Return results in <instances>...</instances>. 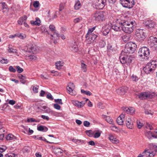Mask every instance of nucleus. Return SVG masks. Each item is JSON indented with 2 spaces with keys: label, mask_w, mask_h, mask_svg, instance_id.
<instances>
[{
  "label": "nucleus",
  "mask_w": 157,
  "mask_h": 157,
  "mask_svg": "<svg viewBox=\"0 0 157 157\" xmlns=\"http://www.w3.org/2000/svg\"><path fill=\"white\" fill-rule=\"evenodd\" d=\"M68 86H69L70 87H71V88H75V86L74 84L71 82H70L68 85Z\"/></svg>",
  "instance_id": "64"
},
{
  "label": "nucleus",
  "mask_w": 157,
  "mask_h": 157,
  "mask_svg": "<svg viewBox=\"0 0 157 157\" xmlns=\"http://www.w3.org/2000/svg\"><path fill=\"white\" fill-rule=\"evenodd\" d=\"M9 70L10 72L13 73L15 72L16 71V70L12 66L9 67Z\"/></svg>",
  "instance_id": "49"
},
{
  "label": "nucleus",
  "mask_w": 157,
  "mask_h": 157,
  "mask_svg": "<svg viewBox=\"0 0 157 157\" xmlns=\"http://www.w3.org/2000/svg\"><path fill=\"white\" fill-rule=\"evenodd\" d=\"M33 137L35 139H36V140H43V141H46L47 143H49V144L52 143V142H50L47 141L46 140L45 138H43L42 137H39L38 136H33Z\"/></svg>",
  "instance_id": "32"
},
{
  "label": "nucleus",
  "mask_w": 157,
  "mask_h": 157,
  "mask_svg": "<svg viewBox=\"0 0 157 157\" xmlns=\"http://www.w3.org/2000/svg\"><path fill=\"white\" fill-rule=\"evenodd\" d=\"M16 68L17 71L19 73H21L23 71V69L21 68L19 66H16Z\"/></svg>",
  "instance_id": "44"
},
{
  "label": "nucleus",
  "mask_w": 157,
  "mask_h": 157,
  "mask_svg": "<svg viewBox=\"0 0 157 157\" xmlns=\"http://www.w3.org/2000/svg\"><path fill=\"white\" fill-rule=\"evenodd\" d=\"M122 40L124 41H127L130 40L131 36L129 34H126L122 36Z\"/></svg>",
  "instance_id": "33"
},
{
  "label": "nucleus",
  "mask_w": 157,
  "mask_h": 157,
  "mask_svg": "<svg viewBox=\"0 0 157 157\" xmlns=\"http://www.w3.org/2000/svg\"><path fill=\"white\" fill-rule=\"evenodd\" d=\"M83 124L85 126L88 127L90 125V123L87 121H85L83 122Z\"/></svg>",
  "instance_id": "59"
},
{
  "label": "nucleus",
  "mask_w": 157,
  "mask_h": 157,
  "mask_svg": "<svg viewBox=\"0 0 157 157\" xmlns=\"http://www.w3.org/2000/svg\"><path fill=\"white\" fill-rule=\"evenodd\" d=\"M6 139L8 141L14 140L16 139V137L12 134H9L6 136Z\"/></svg>",
  "instance_id": "27"
},
{
  "label": "nucleus",
  "mask_w": 157,
  "mask_h": 157,
  "mask_svg": "<svg viewBox=\"0 0 157 157\" xmlns=\"http://www.w3.org/2000/svg\"><path fill=\"white\" fill-rule=\"evenodd\" d=\"M39 5V2L38 1L34 2L33 4V6L35 8L38 7Z\"/></svg>",
  "instance_id": "47"
},
{
  "label": "nucleus",
  "mask_w": 157,
  "mask_h": 157,
  "mask_svg": "<svg viewBox=\"0 0 157 157\" xmlns=\"http://www.w3.org/2000/svg\"><path fill=\"white\" fill-rule=\"evenodd\" d=\"M134 52L132 50H123L121 53V63L123 64L126 63L129 65L133 59V58L131 56H128Z\"/></svg>",
  "instance_id": "2"
},
{
  "label": "nucleus",
  "mask_w": 157,
  "mask_h": 157,
  "mask_svg": "<svg viewBox=\"0 0 157 157\" xmlns=\"http://www.w3.org/2000/svg\"><path fill=\"white\" fill-rule=\"evenodd\" d=\"M104 17V13L102 11H97L94 13V16L95 20L97 21H103Z\"/></svg>",
  "instance_id": "9"
},
{
  "label": "nucleus",
  "mask_w": 157,
  "mask_h": 157,
  "mask_svg": "<svg viewBox=\"0 0 157 157\" xmlns=\"http://www.w3.org/2000/svg\"><path fill=\"white\" fill-rule=\"evenodd\" d=\"M146 128H147L148 129L150 130H152L153 129V127L150 124H147L146 126Z\"/></svg>",
  "instance_id": "61"
},
{
  "label": "nucleus",
  "mask_w": 157,
  "mask_h": 157,
  "mask_svg": "<svg viewBox=\"0 0 157 157\" xmlns=\"http://www.w3.org/2000/svg\"><path fill=\"white\" fill-rule=\"evenodd\" d=\"M46 97L48 99L51 100H53V98L52 95L49 93H48Z\"/></svg>",
  "instance_id": "55"
},
{
  "label": "nucleus",
  "mask_w": 157,
  "mask_h": 157,
  "mask_svg": "<svg viewBox=\"0 0 157 157\" xmlns=\"http://www.w3.org/2000/svg\"><path fill=\"white\" fill-rule=\"evenodd\" d=\"M27 49H36L38 48L37 46L34 44H29L27 45Z\"/></svg>",
  "instance_id": "34"
},
{
  "label": "nucleus",
  "mask_w": 157,
  "mask_h": 157,
  "mask_svg": "<svg viewBox=\"0 0 157 157\" xmlns=\"http://www.w3.org/2000/svg\"><path fill=\"white\" fill-rule=\"evenodd\" d=\"M81 68L82 70L84 72H86L87 70V65L84 63V61L83 60H81Z\"/></svg>",
  "instance_id": "29"
},
{
  "label": "nucleus",
  "mask_w": 157,
  "mask_h": 157,
  "mask_svg": "<svg viewBox=\"0 0 157 157\" xmlns=\"http://www.w3.org/2000/svg\"><path fill=\"white\" fill-rule=\"evenodd\" d=\"M35 21H30L31 24L33 25H36L39 26L40 25L41 22L40 19L38 17L35 19Z\"/></svg>",
  "instance_id": "23"
},
{
  "label": "nucleus",
  "mask_w": 157,
  "mask_h": 157,
  "mask_svg": "<svg viewBox=\"0 0 157 157\" xmlns=\"http://www.w3.org/2000/svg\"><path fill=\"white\" fill-rule=\"evenodd\" d=\"M54 108L58 110H60L61 108L60 106L57 104H55L54 105Z\"/></svg>",
  "instance_id": "52"
},
{
  "label": "nucleus",
  "mask_w": 157,
  "mask_h": 157,
  "mask_svg": "<svg viewBox=\"0 0 157 157\" xmlns=\"http://www.w3.org/2000/svg\"><path fill=\"white\" fill-rule=\"evenodd\" d=\"M152 42L156 43L155 46H157V38L156 37L153 36H150L148 40V43L149 45H153Z\"/></svg>",
  "instance_id": "20"
},
{
  "label": "nucleus",
  "mask_w": 157,
  "mask_h": 157,
  "mask_svg": "<svg viewBox=\"0 0 157 157\" xmlns=\"http://www.w3.org/2000/svg\"><path fill=\"white\" fill-rule=\"evenodd\" d=\"M109 139L113 143L117 144L119 143V140L112 134L109 135Z\"/></svg>",
  "instance_id": "18"
},
{
  "label": "nucleus",
  "mask_w": 157,
  "mask_h": 157,
  "mask_svg": "<svg viewBox=\"0 0 157 157\" xmlns=\"http://www.w3.org/2000/svg\"><path fill=\"white\" fill-rule=\"evenodd\" d=\"M50 29L52 31L54 32V35H56L57 37H59V34L56 32L55 26L52 25H51L49 26Z\"/></svg>",
  "instance_id": "30"
},
{
  "label": "nucleus",
  "mask_w": 157,
  "mask_h": 157,
  "mask_svg": "<svg viewBox=\"0 0 157 157\" xmlns=\"http://www.w3.org/2000/svg\"><path fill=\"white\" fill-rule=\"evenodd\" d=\"M6 149V147H0V152H3Z\"/></svg>",
  "instance_id": "63"
},
{
  "label": "nucleus",
  "mask_w": 157,
  "mask_h": 157,
  "mask_svg": "<svg viewBox=\"0 0 157 157\" xmlns=\"http://www.w3.org/2000/svg\"><path fill=\"white\" fill-rule=\"evenodd\" d=\"M54 153L56 155L62 154L63 152V150L60 148L55 147L54 149Z\"/></svg>",
  "instance_id": "31"
},
{
  "label": "nucleus",
  "mask_w": 157,
  "mask_h": 157,
  "mask_svg": "<svg viewBox=\"0 0 157 157\" xmlns=\"http://www.w3.org/2000/svg\"><path fill=\"white\" fill-rule=\"evenodd\" d=\"M132 119V118L129 117L126 118V124L127 127L128 128L132 129L133 127V121Z\"/></svg>",
  "instance_id": "12"
},
{
  "label": "nucleus",
  "mask_w": 157,
  "mask_h": 157,
  "mask_svg": "<svg viewBox=\"0 0 157 157\" xmlns=\"http://www.w3.org/2000/svg\"><path fill=\"white\" fill-rule=\"evenodd\" d=\"M137 125L138 128L140 129L143 126L144 124L141 121H140L138 120L137 121Z\"/></svg>",
  "instance_id": "37"
},
{
  "label": "nucleus",
  "mask_w": 157,
  "mask_h": 157,
  "mask_svg": "<svg viewBox=\"0 0 157 157\" xmlns=\"http://www.w3.org/2000/svg\"><path fill=\"white\" fill-rule=\"evenodd\" d=\"M135 40L136 41L142 42L146 37L144 31L142 29H137L135 33Z\"/></svg>",
  "instance_id": "4"
},
{
  "label": "nucleus",
  "mask_w": 157,
  "mask_h": 157,
  "mask_svg": "<svg viewBox=\"0 0 157 157\" xmlns=\"http://www.w3.org/2000/svg\"><path fill=\"white\" fill-rule=\"evenodd\" d=\"M153 148L152 149L145 150L142 154H140L137 157H153L155 156L157 151V145L153 146Z\"/></svg>",
  "instance_id": "3"
},
{
  "label": "nucleus",
  "mask_w": 157,
  "mask_h": 157,
  "mask_svg": "<svg viewBox=\"0 0 157 157\" xmlns=\"http://www.w3.org/2000/svg\"><path fill=\"white\" fill-rule=\"evenodd\" d=\"M37 129L39 131L46 132L48 131V129L46 126L40 125L39 126H37Z\"/></svg>",
  "instance_id": "25"
},
{
  "label": "nucleus",
  "mask_w": 157,
  "mask_h": 157,
  "mask_svg": "<svg viewBox=\"0 0 157 157\" xmlns=\"http://www.w3.org/2000/svg\"><path fill=\"white\" fill-rule=\"evenodd\" d=\"M127 88L125 87H121L116 90L117 93L119 95H124L126 92Z\"/></svg>",
  "instance_id": "15"
},
{
  "label": "nucleus",
  "mask_w": 157,
  "mask_h": 157,
  "mask_svg": "<svg viewBox=\"0 0 157 157\" xmlns=\"http://www.w3.org/2000/svg\"><path fill=\"white\" fill-rule=\"evenodd\" d=\"M81 20V17H78L75 19L74 20V22L75 23H77L80 21Z\"/></svg>",
  "instance_id": "58"
},
{
  "label": "nucleus",
  "mask_w": 157,
  "mask_h": 157,
  "mask_svg": "<svg viewBox=\"0 0 157 157\" xmlns=\"http://www.w3.org/2000/svg\"><path fill=\"white\" fill-rule=\"evenodd\" d=\"M81 92L84 94H86L89 96L91 94V93L90 91H85L83 90H81Z\"/></svg>",
  "instance_id": "41"
},
{
  "label": "nucleus",
  "mask_w": 157,
  "mask_h": 157,
  "mask_svg": "<svg viewBox=\"0 0 157 157\" xmlns=\"http://www.w3.org/2000/svg\"><path fill=\"white\" fill-rule=\"evenodd\" d=\"M122 108L123 111L127 114H133L135 113V110L133 108L123 107Z\"/></svg>",
  "instance_id": "13"
},
{
  "label": "nucleus",
  "mask_w": 157,
  "mask_h": 157,
  "mask_svg": "<svg viewBox=\"0 0 157 157\" xmlns=\"http://www.w3.org/2000/svg\"><path fill=\"white\" fill-rule=\"evenodd\" d=\"M25 22L21 18L18 21V23L19 25H21L23 24V23Z\"/></svg>",
  "instance_id": "60"
},
{
  "label": "nucleus",
  "mask_w": 157,
  "mask_h": 157,
  "mask_svg": "<svg viewBox=\"0 0 157 157\" xmlns=\"http://www.w3.org/2000/svg\"><path fill=\"white\" fill-rule=\"evenodd\" d=\"M55 102L61 105H62L63 104V103L62 102V100L60 99H55Z\"/></svg>",
  "instance_id": "54"
},
{
  "label": "nucleus",
  "mask_w": 157,
  "mask_h": 157,
  "mask_svg": "<svg viewBox=\"0 0 157 157\" xmlns=\"http://www.w3.org/2000/svg\"><path fill=\"white\" fill-rule=\"evenodd\" d=\"M16 155L14 153H10L5 155V157H14Z\"/></svg>",
  "instance_id": "45"
},
{
  "label": "nucleus",
  "mask_w": 157,
  "mask_h": 157,
  "mask_svg": "<svg viewBox=\"0 0 157 157\" xmlns=\"http://www.w3.org/2000/svg\"><path fill=\"white\" fill-rule=\"evenodd\" d=\"M155 94L154 92L146 91L138 94V96L141 100L152 98L155 97Z\"/></svg>",
  "instance_id": "6"
},
{
  "label": "nucleus",
  "mask_w": 157,
  "mask_h": 157,
  "mask_svg": "<svg viewBox=\"0 0 157 157\" xmlns=\"http://www.w3.org/2000/svg\"><path fill=\"white\" fill-rule=\"evenodd\" d=\"M27 121L28 122H39L40 121L36 120L34 118H30L27 119Z\"/></svg>",
  "instance_id": "38"
},
{
  "label": "nucleus",
  "mask_w": 157,
  "mask_h": 157,
  "mask_svg": "<svg viewBox=\"0 0 157 157\" xmlns=\"http://www.w3.org/2000/svg\"><path fill=\"white\" fill-rule=\"evenodd\" d=\"M0 62L3 64H7L8 63V61L7 59H5L2 57H0Z\"/></svg>",
  "instance_id": "40"
},
{
  "label": "nucleus",
  "mask_w": 157,
  "mask_h": 157,
  "mask_svg": "<svg viewBox=\"0 0 157 157\" xmlns=\"http://www.w3.org/2000/svg\"><path fill=\"white\" fill-rule=\"evenodd\" d=\"M96 6L98 7V9H102L104 7L106 0H95Z\"/></svg>",
  "instance_id": "10"
},
{
  "label": "nucleus",
  "mask_w": 157,
  "mask_h": 157,
  "mask_svg": "<svg viewBox=\"0 0 157 157\" xmlns=\"http://www.w3.org/2000/svg\"><path fill=\"white\" fill-rule=\"evenodd\" d=\"M72 103L78 108H82L83 106L85 103L83 101L79 102L77 100L72 101Z\"/></svg>",
  "instance_id": "19"
},
{
  "label": "nucleus",
  "mask_w": 157,
  "mask_h": 157,
  "mask_svg": "<svg viewBox=\"0 0 157 157\" xmlns=\"http://www.w3.org/2000/svg\"><path fill=\"white\" fill-rule=\"evenodd\" d=\"M99 45L101 48H103L105 45V43L104 41L100 42L99 43Z\"/></svg>",
  "instance_id": "57"
},
{
  "label": "nucleus",
  "mask_w": 157,
  "mask_h": 157,
  "mask_svg": "<svg viewBox=\"0 0 157 157\" xmlns=\"http://www.w3.org/2000/svg\"><path fill=\"white\" fill-rule=\"evenodd\" d=\"M110 128L112 130L115 132H117L118 130V129L117 128V127L114 126H111Z\"/></svg>",
  "instance_id": "48"
},
{
  "label": "nucleus",
  "mask_w": 157,
  "mask_h": 157,
  "mask_svg": "<svg viewBox=\"0 0 157 157\" xmlns=\"http://www.w3.org/2000/svg\"><path fill=\"white\" fill-rule=\"evenodd\" d=\"M145 135L149 139H151L152 137H154V134L152 133L150 131L147 130L145 132Z\"/></svg>",
  "instance_id": "24"
},
{
  "label": "nucleus",
  "mask_w": 157,
  "mask_h": 157,
  "mask_svg": "<svg viewBox=\"0 0 157 157\" xmlns=\"http://www.w3.org/2000/svg\"><path fill=\"white\" fill-rule=\"evenodd\" d=\"M97 35L95 34H90L86 35V42L88 44H90L93 43L97 37Z\"/></svg>",
  "instance_id": "8"
},
{
  "label": "nucleus",
  "mask_w": 157,
  "mask_h": 157,
  "mask_svg": "<svg viewBox=\"0 0 157 157\" xmlns=\"http://www.w3.org/2000/svg\"><path fill=\"white\" fill-rule=\"evenodd\" d=\"M55 65L56 68L58 70H60L63 64V62L60 61H57L55 63Z\"/></svg>",
  "instance_id": "26"
},
{
  "label": "nucleus",
  "mask_w": 157,
  "mask_h": 157,
  "mask_svg": "<svg viewBox=\"0 0 157 157\" xmlns=\"http://www.w3.org/2000/svg\"><path fill=\"white\" fill-rule=\"evenodd\" d=\"M157 65V61L152 60L151 62L147 63L146 66L143 68V70L147 74H149L153 71Z\"/></svg>",
  "instance_id": "5"
},
{
  "label": "nucleus",
  "mask_w": 157,
  "mask_h": 157,
  "mask_svg": "<svg viewBox=\"0 0 157 157\" xmlns=\"http://www.w3.org/2000/svg\"><path fill=\"white\" fill-rule=\"evenodd\" d=\"M40 30L43 33L47 32V29L44 25H42L40 27Z\"/></svg>",
  "instance_id": "46"
},
{
  "label": "nucleus",
  "mask_w": 157,
  "mask_h": 157,
  "mask_svg": "<svg viewBox=\"0 0 157 157\" xmlns=\"http://www.w3.org/2000/svg\"><path fill=\"white\" fill-rule=\"evenodd\" d=\"M81 7V4L80 2L78 0L75 1L74 8L75 10L79 9Z\"/></svg>",
  "instance_id": "28"
},
{
  "label": "nucleus",
  "mask_w": 157,
  "mask_h": 157,
  "mask_svg": "<svg viewBox=\"0 0 157 157\" xmlns=\"http://www.w3.org/2000/svg\"><path fill=\"white\" fill-rule=\"evenodd\" d=\"M144 25L147 28H153L155 24L153 21L149 20L145 21L144 23Z\"/></svg>",
  "instance_id": "14"
},
{
  "label": "nucleus",
  "mask_w": 157,
  "mask_h": 157,
  "mask_svg": "<svg viewBox=\"0 0 157 157\" xmlns=\"http://www.w3.org/2000/svg\"><path fill=\"white\" fill-rule=\"evenodd\" d=\"M95 28L96 26H95L89 29L86 34L88 35L90 34H94V33H92V32L94 31V30H95Z\"/></svg>",
  "instance_id": "39"
},
{
  "label": "nucleus",
  "mask_w": 157,
  "mask_h": 157,
  "mask_svg": "<svg viewBox=\"0 0 157 157\" xmlns=\"http://www.w3.org/2000/svg\"><path fill=\"white\" fill-rule=\"evenodd\" d=\"M131 78L132 80L133 81H136L138 80V77L137 76L134 75H132Z\"/></svg>",
  "instance_id": "51"
},
{
  "label": "nucleus",
  "mask_w": 157,
  "mask_h": 157,
  "mask_svg": "<svg viewBox=\"0 0 157 157\" xmlns=\"http://www.w3.org/2000/svg\"><path fill=\"white\" fill-rule=\"evenodd\" d=\"M125 115L123 114H121L117 118V121L118 124L123 125Z\"/></svg>",
  "instance_id": "16"
},
{
  "label": "nucleus",
  "mask_w": 157,
  "mask_h": 157,
  "mask_svg": "<svg viewBox=\"0 0 157 157\" xmlns=\"http://www.w3.org/2000/svg\"><path fill=\"white\" fill-rule=\"evenodd\" d=\"M101 135V133L99 132H96L94 134V137L95 138H97L99 137Z\"/></svg>",
  "instance_id": "53"
},
{
  "label": "nucleus",
  "mask_w": 157,
  "mask_h": 157,
  "mask_svg": "<svg viewBox=\"0 0 157 157\" xmlns=\"http://www.w3.org/2000/svg\"><path fill=\"white\" fill-rule=\"evenodd\" d=\"M138 53L140 57H145L147 59L148 58V56L150 54V52L149 50H139Z\"/></svg>",
  "instance_id": "11"
},
{
  "label": "nucleus",
  "mask_w": 157,
  "mask_h": 157,
  "mask_svg": "<svg viewBox=\"0 0 157 157\" xmlns=\"http://www.w3.org/2000/svg\"><path fill=\"white\" fill-rule=\"evenodd\" d=\"M130 18L128 17L122 16L117 19V23L121 24L122 30L124 32L130 33L133 30L135 22L130 21Z\"/></svg>",
  "instance_id": "1"
},
{
  "label": "nucleus",
  "mask_w": 157,
  "mask_h": 157,
  "mask_svg": "<svg viewBox=\"0 0 157 157\" xmlns=\"http://www.w3.org/2000/svg\"><path fill=\"white\" fill-rule=\"evenodd\" d=\"M16 34L17 36L22 39L26 37V35L25 34L22 35V34L19 33H17Z\"/></svg>",
  "instance_id": "43"
},
{
  "label": "nucleus",
  "mask_w": 157,
  "mask_h": 157,
  "mask_svg": "<svg viewBox=\"0 0 157 157\" xmlns=\"http://www.w3.org/2000/svg\"><path fill=\"white\" fill-rule=\"evenodd\" d=\"M67 90L69 94H71V95H73L74 94L73 92V90L74 89L72 88H71V87H70L69 86H67Z\"/></svg>",
  "instance_id": "35"
},
{
  "label": "nucleus",
  "mask_w": 157,
  "mask_h": 157,
  "mask_svg": "<svg viewBox=\"0 0 157 157\" xmlns=\"http://www.w3.org/2000/svg\"><path fill=\"white\" fill-rule=\"evenodd\" d=\"M117 24H115L112 25L111 27V28L115 31H118L122 29L121 25V24H119L118 23H117Z\"/></svg>",
  "instance_id": "22"
},
{
  "label": "nucleus",
  "mask_w": 157,
  "mask_h": 157,
  "mask_svg": "<svg viewBox=\"0 0 157 157\" xmlns=\"http://www.w3.org/2000/svg\"><path fill=\"white\" fill-rule=\"evenodd\" d=\"M29 59L31 60H35L36 59V57L34 56L30 55L28 56Z\"/></svg>",
  "instance_id": "50"
},
{
  "label": "nucleus",
  "mask_w": 157,
  "mask_h": 157,
  "mask_svg": "<svg viewBox=\"0 0 157 157\" xmlns=\"http://www.w3.org/2000/svg\"><path fill=\"white\" fill-rule=\"evenodd\" d=\"M110 27L108 25H106L103 27L101 30L104 36L107 35L110 31Z\"/></svg>",
  "instance_id": "21"
},
{
  "label": "nucleus",
  "mask_w": 157,
  "mask_h": 157,
  "mask_svg": "<svg viewBox=\"0 0 157 157\" xmlns=\"http://www.w3.org/2000/svg\"><path fill=\"white\" fill-rule=\"evenodd\" d=\"M152 43H153V45H149V46L150 47V48H153V49H157V46H155V44H156V43H155V42H152Z\"/></svg>",
  "instance_id": "56"
},
{
  "label": "nucleus",
  "mask_w": 157,
  "mask_h": 157,
  "mask_svg": "<svg viewBox=\"0 0 157 157\" xmlns=\"http://www.w3.org/2000/svg\"><path fill=\"white\" fill-rule=\"evenodd\" d=\"M106 121L110 124H113V120L109 116H108L105 120Z\"/></svg>",
  "instance_id": "42"
},
{
  "label": "nucleus",
  "mask_w": 157,
  "mask_h": 157,
  "mask_svg": "<svg viewBox=\"0 0 157 157\" xmlns=\"http://www.w3.org/2000/svg\"><path fill=\"white\" fill-rule=\"evenodd\" d=\"M120 1L121 4L125 7L131 8L135 5L134 2L132 1V0H120Z\"/></svg>",
  "instance_id": "7"
},
{
  "label": "nucleus",
  "mask_w": 157,
  "mask_h": 157,
  "mask_svg": "<svg viewBox=\"0 0 157 157\" xmlns=\"http://www.w3.org/2000/svg\"><path fill=\"white\" fill-rule=\"evenodd\" d=\"M125 48L128 49H136L137 47L136 44L132 42H130L126 44Z\"/></svg>",
  "instance_id": "17"
},
{
  "label": "nucleus",
  "mask_w": 157,
  "mask_h": 157,
  "mask_svg": "<svg viewBox=\"0 0 157 157\" xmlns=\"http://www.w3.org/2000/svg\"><path fill=\"white\" fill-rule=\"evenodd\" d=\"M86 133L90 137L93 136L94 135V132L91 130L86 131Z\"/></svg>",
  "instance_id": "36"
},
{
  "label": "nucleus",
  "mask_w": 157,
  "mask_h": 157,
  "mask_svg": "<svg viewBox=\"0 0 157 157\" xmlns=\"http://www.w3.org/2000/svg\"><path fill=\"white\" fill-rule=\"evenodd\" d=\"M41 117L43 119L46 120L47 121H48L49 120V117L48 116L42 115L41 116Z\"/></svg>",
  "instance_id": "62"
}]
</instances>
